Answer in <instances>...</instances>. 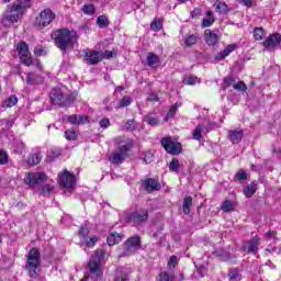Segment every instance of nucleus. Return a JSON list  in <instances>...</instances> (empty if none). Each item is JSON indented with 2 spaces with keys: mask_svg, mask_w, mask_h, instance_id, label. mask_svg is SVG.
Here are the masks:
<instances>
[{
  "mask_svg": "<svg viewBox=\"0 0 281 281\" xmlns=\"http://www.w3.org/2000/svg\"><path fill=\"white\" fill-rule=\"evenodd\" d=\"M30 0H16L11 4L2 15V24L4 27H11L14 23H19L25 14V9L30 8Z\"/></svg>",
  "mask_w": 281,
  "mask_h": 281,
  "instance_id": "f257e3e1",
  "label": "nucleus"
},
{
  "mask_svg": "<svg viewBox=\"0 0 281 281\" xmlns=\"http://www.w3.org/2000/svg\"><path fill=\"white\" fill-rule=\"evenodd\" d=\"M52 38H54L55 45L59 49H66L67 47H71V45H74L76 41V33L67 29H61L53 33Z\"/></svg>",
  "mask_w": 281,
  "mask_h": 281,
  "instance_id": "f03ea898",
  "label": "nucleus"
},
{
  "mask_svg": "<svg viewBox=\"0 0 281 281\" xmlns=\"http://www.w3.org/2000/svg\"><path fill=\"white\" fill-rule=\"evenodd\" d=\"M40 267L41 252H38V249L33 248L29 251V255L26 256V269L31 278H38V273L41 271L38 270Z\"/></svg>",
  "mask_w": 281,
  "mask_h": 281,
  "instance_id": "7ed1b4c3",
  "label": "nucleus"
},
{
  "mask_svg": "<svg viewBox=\"0 0 281 281\" xmlns=\"http://www.w3.org/2000/svg\"><path fill=\"white\" fill-rule=\"evenodd\" d=\"M50 100L58 106H71V104H74V100H76V94H65V92H63L59 88H54L50 91Z\"/></svg>",
  "mask_w": 281,
  "mask_h": 281,
  "instance_id": "20e7f679",
  "label": "nucleus"
},
{
  "mask_svg": "<svg viewBox=\"0 0 281 281\" xmlns=\"http://www.w3.org/2000/svg\"><path fill=\"white\" fill-rule=\"evenodd\" d=\"M18 54L22 65L30 67L31 65H36L41 69L40 60H32V54L30 53V46L25 42H21L18 45Z\"/></svg>",
  "mask_w": 281,
  "mask_h": 281,
  "instance_id": "39448f33",
  "label": "nucleus"
},
{
  "mask_svg": "<svg viewBox=\"0 0 281 281\" xmlns=\"http://www.w3.org/2000/svg\"><path fill=\"white\" fill-rule=\"evenodd\" d=\"M117 52L115 50H105V52H98V50H89L86 53V61L88 65H98V63L104 60H109V58H113L116 56Z\"/></svg>",
  "mask_w": 281,
  "mask_h": 281,
  "instance_id": "423d86ee",
  "label": "nucleus"
},
{
  "mask_svg": "<svg viewBox=\"0 0 281 281\" xmlns=\"http://www.w3.org/2000/svg\"><path fill=\"white\" fill-rule=\"evenodd\" d=\"M102 260H104V251L98 250L93 254L88 263L90 272L93 276H97V278H100V276H102V269L100 268L102 265Z\"/></svg>",
  "mask_w": 281,
  "mask_h": 281,
  "instance_id": "0eeeda50",
  "label": "nucleus"
},
{
  "mask_svg": "<svg viewBox=\"0 0 281 281\" xmlns=\"http://www.w3.org/2000/svg\"><path fill=\"white\" fill-rule=\"evenodd\" d=\"M54 19H56V13L50 9H44L36 18L35 25L38 26L40 30H43V27H47Z\"/></svg>",
  "mask_w": 281,
  "mask_h": 281,
  "instance_id": "6e6552de",
  "label": "nucleus"
},
{
  "mask_svg": "<svg viewBox=\"0 0 281 281\" xmlns=\"http://www.w3.org/2000/svg\"><path fill=\"white\" fill-rule=\"evenodd\" d=\"M59 178V186L65 190H74L76 186V176L74 173L64 170L63 173L58 175Z\"/></svg>",
  "mask_w": 281,
  "mask_h": 281,
  "instance_id": "1a4fd4ad",
  "label": "nucleus"
},
{
  "mask_svg": "<svg viewBox=\"0 0 281 281\" xmlns=\"http://www.w3.org/2000/svg\"><path fill=\"white\" fill-rule=\"evenodd\" d=\"M140 240L139 236H134L127 239L123 245L122 256H133L137 249H139Z\"/></svg>",
  "mask_w": 281,
  "mask_h": 281,
  "instance_id": "9d476101",
  "label": "nucleus"
},
{
  "mask_svg": "<svg viewBox=\"0 0 281 281\" xmlns=\"http://www.w3.org/2000/svg\"><path fill=\"white\" fill-rule=\"evenodd\" d=\"M45 181H47V175L43 172L27 173L24 177V183L26 186H30V188H34V186H38L41 183H45Z\"/></svg>",
  "mask_w": 281,
  "mask_h": 281,
  "instance_id": "9b49d317",
  "label": "nucleus"
},
{
  "mask_svg": "<svg viewBox=\"0 0 281 281\" xmlns=\"http://www.w3.org/2000/svg\"><path fill=\"white\" fill-rule=\"evenodd\" d=\"M161 146L169 155H179L182 150L181 143L175 142L171 137L162 138Z\"/></svg>",
  "mask_w": 281,
  "mask_h": 281,
  "instance_id": "f8f14e48",
  "label": "nucleus"
},
{
  "mask_svg": "<svg viewBox=\"0 0 281 281\" xmlns=\"http://www.w3.org/2000/svg\"><path fill=\"white\" fill-rule=\"evenodd\" d=\"M148 218V211L143 212H134V213H125V221L127 223H133V225H139V223H144Z\"/></svg>",
  "mask_w": 281,
  "mask_h": 281,
  "instance_id": "ddd939ff",
  "label": "nucleus"
},
{
  "mask_svg": "<svg viewBox=\"0 0 281 281\" xmlns=\"http://www.w3.org/2000/svg\"><path fill=\"white\" fill-rule=\"evenodd\" d=\"M204 41L206 45H210L212 47H214L215 45H218V42L221 41V32L218 30H215V31L205 30Z\"/></svg>",
  "mask_w": 281,
  "mask_h": 281,
  "instance_id": "4468645a",
  "label": "nucleus"
},
{
  "mask_svg": "<svg viewBox=\"0 0 281 281\" xmlns=\"http://www.w3.org/2000/svg\"><path fill=\"white\" fill-rule=\"evenodd\" d=\"M127 153H128V146L122 145L119 150L114 151L111 155L110 161L112 164L120 165V164H122L124 161V159H126Z\"/></svg>",
  "mask_w": 281,
  "mask_h": 281,
  "instance_id": "2eb2a0df",
  "label": "nucleus"
},
{
  "mask_svg": "<svg viewBox=\"0 0 281 281\" xmlns=\"http://www.w3.org/2000/svg\"><path fill=\"white\" fill-rule=\"evenodd\" d=\"M213 128H215L214 123L209 124L207 126L198 125L193 131V139H196L198 142H200L203 135H206V133H210V131H212Z\"/></svg>",
  "mask_w": 281,
  "mask_h": 281,
  "instance_id": "dca6fc26",
  "label": "nucleus"
},
{
  "mask_svg": "<svg viewBox=\"0 0 281 281\" xmlns=\"http://www.w3.org/2000/svg\"><path fill=\"white\" fill-rule=\"evenodd\" d=\"M258 247H260V237L258 236H255L244 245V249L248 254H258Z\"/></svg>",
  "mask_w": 281,
  "mask_h": 281,
  "instance_id": "f3484780",
  "label": "nucleus"
},
{
  "mask_svg": "<svg viewBox=\"0 0 281 281\" xmlns=\"http://www.w3.org/2000/svg\"><path fill=\"white\" fill-rule=\"evenodd\" d=\"M143 188L146 192H157V190H161V184L157 180L148 178L143 182Z\"/></svg>",
  "mask_w": 281,
  "mask_h": 281,
  "instance_id": "a211bd4d",
  "label": "nucleus"
},
{
  "mask_svg": "<svg viewBox=\"0 0 281 281\" xmlns=\"http://www.w3.org/2000/svg\"><path fill=\"white\" fill-rule=\"evenodd\" d=\"M279 41L280 33H274L266 38V41L263 42V47H266V49H273V47L278 45Z\"/></svg>",
  "mask_w": 281,
  "mask_h": 281,
  "instance_id": "6ab92c4d",
  "label": "nucleus"
},
{
  "mask_svg": "<svg viewBox=\"0 0 281 281\" xmlns=\"http://www.w3.org/2000/svg\"><path fill=\"white\" fill-rule=\"evenodd\" d=\"M236 44L227 45L222 52L215 55V60H225V58H227L232 52H236Z\"/></svg>",
  "mask_w": 281,
  "mask_h": 281,
  "instance_id": "aec40b11",
  "label": "nucleus"
},
{
  "mask_svg": "<svg viewBox=\"0 0 281 281\" xmlns=\"http://www.w3.org/2000/svg\"><path fill=\"white\" fill-rule=\"evenodd\" d=\"M26 85L29 86H36V85H43V77L40 75H36L34 72H27L26 74Z\"/></svg>",
  "mask_w": 281,
  "mask_h": 281,
  "instance_id": "412c9836",
  "label": "nucleus"
},
{
  "mask_svg": "<svg viewBox=\"0 0 281 281\" xmlns=\"http://www.w3.org/2000/svg\"><path fill=\"white\" fill-rule=\"evenodd\" d=\"M228 139L232 144H240L243 140V130L228 131Z\"/></svg>",
  "mask_w": 281,
  "mask_h": 281,
  "instance_id": "4be33fe9",
  "label": "nucleus"
},
{
  "mask_svg": "<svg viewBox=\"0 0 281 281\" xmlns=\"http://www.w3.org/2000/svg\"><path fill=\"white\" fill-rule=\"evenodd\" d=\"M147 65L148 67H151L153 69L159 67L161 65V61L159 60V56H157L154 53L147 54Z\"/></svg>",
  "mask_w": 281,
  "mask_h": 281,
  "instance_id": "5701e85b",
  "label": "nucleus"
},
{
  "mask_svg": "<svg viewBox=\"0 0 281 281\" xmlns=\"http://www.w3.org/2000/svg\"><path fill=\"white\" fill-rule=\"evenodd\" d=\"M122 238H124V235L120 233L110 234L108 237L109 247H113V245H117V243H122Z\"/></svg>",
  "mask_w": 281,
  "mask_h": 281,
  "instance_id": "b1692460",
  "label": "nucleus"
},
{
  "mask_svg": "<svg viewBox=\"0 0 281 281\" xmlns=\"http://www.w3.org/2000/svg\"><path fill=\"white\" fill-rule=\"evenodd\" d=\"M258 190V184L250 183L246 188H244V194L247 196V199H250V196H254L256 194V191Z\"/></svg>",
  "mask_w": 281,
  "mask_h": 281,
  "instance_id": "393cba45",
  "label": "nucleus"
},
{
  "mask_svg": "<svg viewBox=\"0 0 281 281\" xmlns=\"http://www.w3.org/2000/svg\"><path fill=\"white\" fill-rule=\"evenodd\" d=\"M214 15H212V11L206 12V18L203 19L202 27H211L214 25Z\"/></svg>",
  "mask_w": 281,
  "mask_h": 281,
  "instance_id": "a878e982",
  "label": "nucleus"
},
{
  "mask_svg": "<svg viewBox=\"0 0 281 281\" xmlns=\"http://www.w3.org/2000/svg\"><path fill=\"white\" fill-rule=\"evenodd\" d=\"M42 159H43V157L41 156V154H32L29 157L27 164H29V166H38V164H41Z\"/></svg>",
  "mask_w": 281,
  "mask_h": 281,
  "instance_id": "bb28decb",
  "label": "nucleus"
},
{
  "mask_svg": "<svg viewBox=\"0 0 281 281\" xmlns=\"http://www.w3.org/2000/svg\"><path fill=\"white\" fill-rule=\"evenodd\" d=\"M201 82V79L194 75H189L183 78L184 85H199Z\"/></svg>",
  "mask_w": 281,
  "mask_h": 281,
  "instance_id": "cd10ccee",
  "label": "nucleus"
},
{
  "mask_svg": "<svg viewBox=\"0 0 281 281\" xmlns=\"http://www.w3.org/2000/svg\"><path fill=\"white\" fill-rule=\"evenodd\" d=\"M97 25L101 30H104V27H109V18L106 15H100L97 18Z\"/></svg>",
  "mask_w": 281,
  "mask_h": 281,
  "instance_id": "c85d7f7f",
  "label": "nucleus"
},
{
  "mask_svg": "<svg viewBox=\"0 0 281 281\" xmlns=\"http://www.w3.org/2000/svg\"><path fill=\"white\" fill-rule=\"evenodd\" d=\"M16 102H19V99L16 98V95H11L3 102L2 106L3 109H10L14 106Z\"/></svg>",
  "mask_w": 281,
  "mask_h": 281,
  "instance_id": "c756f323",
  "label": "nucleus"
},
{
  "mask_svg": "<svg viewBox=\"0 0 281 281\" xmlns=\"http://www.w3.org/2000/svg\"><path fill=\"white\" fill-rule=\"evenodd\" d=\"M199 43V35H189L184 38V45L187 47H192V45H196Z\"/></svg>",
  "mask_w": 281,
  "mask_h": 281,
  "instance_id": "7c9ffc66",
  "label": "nucleus"
},
{
  "mask_svg": "<svg viewBox=\"0 0 281 281\" xmlns=\"http://www.w3.org/2000/svg\"><path fill=\"white\" fill-rule=\"evenodd\" d=\"M81 10L83 14H87L88 16H93V14H95V5L93 4H85Z\"/></svg>",
  "mask_w": 281,
  "mask_h": 281,
  "instance_id": "2f4dec72",
  "label": "nucleus"
},
{
  "mask_svg": "<svg viewBox=\"0 0 281 281\" xmlns=\"http://www.w3.org/2000/svg\"><path fill=\"white\" fill-rule=\"evenodd\" d=\"M191 206H192V196L184 198L183 206H182L184 214H190Z\"/></svg>",
  "mask_w": 281,
  "mask_h": 281,
  "instance_id": "473e14b6",
  "label": "nucleus"
},
{
  "mask_svg": "<svg viewBox=\"0 0 281 281\" xmlns=\"http://www.w3.org/2000/svg\"><path fill=\"white\" fill-rule=\"evenodd\" d=\"M266 36L265 30L260 29V27H256L254 30V37L255 41H262Z\"/></svg>",
  "mask_w": 281,
  "mask_h": 281,
  "instance_id": "72a5a7b5",
  "label": "nucleus"
},
{
  "mask_svg": "<svg viewBox=\"0 0 281 281\" xmlns=\"http://www.w3.org/2000/svg\"><path fill=\"white\" fill-rule=\"evenodd\" d=\"M179 109V104L175 103L173 105H171V108L169 109V112L167 113L166 117H165V122H168V120H170V117H175V114L177 113Z\"/></svg>",
  "mask_w": 281,
  "mask_h": 281,
  "instance_id": "f704fd0d",
  "label": "nucleus"
},
{
  "mask_svg": "<svg viewBox=\"0 0 281 281\" xmlns=\"http://www.w3.org/2000/svg\"><path fill=\"white\" fill-rule=\"evenodd\" d=\"M79 236L81 238V243H87V236H89V228H87V226H81L79 229Z\"/></svg>",
  "mask_w": 281,
  "mask_h": 281,
  "instance_id": "c9c22d12",
  "label": "nucleus"
},
{
  "mask_svg": "<svg viewBox=\"0 0 281 281\" xmlns=\"http://www.w3.org/2000/svg\"><path fill=\"white\" fill-rule=\"evenodd\" d=\"M114 281H130L128 273L124 271H117L114 277Z\"/></svg>",
  "mask_w": 281,
  "mask_h": 281,
  "instance_id": "e433bc0d",
  "label": "nucleus"
},
{
  "mask_svg": "<svg viewBox=\"0 0 281 281\" xmlns=\"http://www.w3.org/2000/svg\"><path fill=\"white\" fill-rule=\"evenodd\" d=\"M173 277L167 271L160 272L157 277V281H172Z\"/></svg>",
  "mask_w": 281,
  "mask_h": 281,
  "instance_id": "4c0bfd02",
  "label": "nucleus"
},
{
  "mask_svg": "<svg viewBox=\"0 0 281 281\" xmlns=\"http://www.w3.org/2000/svg\"><path fill=\"white\" fill-rule=\"evenodd\" d=\"M161 27H164V22L161 19H157L150 24V29L154 30V32L161 30Z\"/></svg>",
  "mask_w": 281,
  "mask_h": 281,
  "instance_id": "58836bf2",
  "label": "nucleus"
},
{
  "mask_svg": "<svg viewBox=\"0 0 281 281\" xmlns=\"http://www.w3.org/2000/svg\"><path fill=\"white\" fill-rule=\"evenodd\" d=\"M52 190H54V184H45L41 191L42 196H49Z\"/></svg>",
  "mask_w": 281,
  "mask_h": 281,
  "instance_id": "ea45409f",
  "label": "nucleus"
},
{
  "mask_svg": "<svg viewBox=\"0 0 281 281\" xmlns=\"http://www.w3.org/2000/svg\"><path fill=\"white\" fill-rule=\"evenodd\" d=\"M133 103V98L131 97H123L122 100L119 103V106L123 109L124 106H131Z\"/></svg>",
  "mask_w": 281,
  "mask_h": 281,
  "instance_id": "a19ab883",
  "label": "nucleus"
},
{
  "mask_svg": "<svg viewBox=\"0 0 281 281\" xmlns=\"http://www.w3.org/2000/svg\"><path fill=\"white\" fill-rule=\"evenodd\" d=\"M223 212H232L234 210V202L226 200L222 204Z\"/></svg>",
  "mask_w": 281,
  "mask_h": 281,
  "instance_id": "79ce46f5",
  "label": "nucleus"
},
{
  "mask_svg": "<svg viewBox=\"0 0 281 281\" xmlns=\"http://www.w3.org/2000/svg\"><path fill=\"white\" fill-rule=\"evenodd\" d=\"M144 122H147L149 126H157L159 124V119L153 116H144Z\"/></svg>",
  "mask_w": 281,
  "mask_h": 281,
  "instance_id": "37998d69",
  "label": "nucleus"
},
{
  "mask_svg": "<svg viewBox=\"0 0 281 281\" xmlns=\"http://www.w3.org/2000/svg\"><path fill=\"white\" fill-rule=\"evenodd\" d=\"M99 125H100V128H102L103 131H106V128L111 126V121L108 117L101 119L99 121Z\"/></svg>",
  "mask_w": 281,
  "mask_h": 281,
  "instance_id": "c03bdc74",
  "label": "nucleus"
},
{
  "mask_svg": "<svg viewBox=\"0 0 281 281\" xmlns=\"http://www.w3.org/2000/svg\"><path fill=\"white\" fill-rule=\"evenodd\" d=\"M216 12H228L229 9L224 2H217L215 3Z\"/></svg>",
  "mask_w": 281,
  "mask_h": 281,
  "instance_id": "a18cd8bd",
  "label": "nucleus"
},
{
  "mask_svg": "<svg viewBox=\"0 0 281 281\" xmlns=\"http://www.w3.org/2000/svg\"><path fill=\"white\" fill-rule=\"evenodd\" d=\"M180 168V165H179V160L177 159H172L169 164V170L171 172H177V170H179Z\"/></svg>",
  "mask_w": 281,
  "mask_h": 281,
  "instance_id": "49530a36",
  "label": "nucleus"
},
{
  "mask_svg": "<svg viewBox=\"0 0 281 281\" xmlns=\"http://www.w3.org/2000/svg\"><path fill=\"white\" fill-rule=\"evenodd\" d=\"M233 89H235L236 91H247V85H245L243 81H239L237 83L233 85Z\"/></svg>",
  "mask_w": 281,
  "mask_h": 281,
  "instance_id": "de8ad7c7",
  "label": "nucleus"
},
{
  "mask_svg": "<svg viewBox=\"0 0 281 281\" xmlns=\"http://www.w3.org/2000/svg\"><path fill=\"white\" fill-rule=\"evenodd\" d=\"M65 137H66V139H68V140H74V139H76V137H77L76 131H74V130H67V131L65 132Z\"/></svg>",
  "mask_w": 281,
  "mask_h": 281,
  "instance_id": "09e8293b",
  "label": "nucleus"
},
{
  "mask_svg": "<svg viewBox=\"0 0 281 281\" xmlns=\"http://www.w3.org/2000/svg\"><path fill=\"white\" fill-rule=\"evenodd\" d=\"M0 164L2 166H5V164H8V153H5V150L0 149Z\"/></svg>",
  "mask_w": 281,
  "mask_h": 281,
  "instance_id": "8fccbe9b",
  "label": "nucleus"
},
{
  "mask_svg": "<svg viewBox=\"0 0 281 281\" xmlns=\"http://www.w3.org/2000/svg\"><path fill=\"white\" fill-rule=\"evenodd\" d=\"M235 179H237V181H245V179H247V172H245V170L240 169L236 173Z\"/></svg>",
  "mask_w": 281,
  "mask_h": 281,
  "instance_id": "3c124183",
  "label": "nucleus"
},
{
  "mask_svg": "<svg viewBox=\"0 0 281 281\" xmlns=\"http://www.w3.org/2000/svg\"><path fill=\"white\" fill-rule=\"evenodd\" d=\"M232 85H234V78L226 77L224 79L223 89H229V87H232Z\"/></svg>",
  "mask_w": 281,
  "mask_h": 281,
  "instance_id": "603ef678",
  "label": "nucleus"
},
{
  "mask_svg": "<svg viewBox=\"0 0 281 281\" xmlns=\"http://www.w3.org/2000/svg\"><path fill=\"white\" fill-rule=\"evenodd\" d=\"M35 56H45L47 52L43 48V46H37L34 48Z\"/></svg>",
  "mask_w": 281,
  "mask_h": 281,
  "instance_id": "864d4df0",
  "label": "nucleus"
},
{
  "mask_svg": "<svg viewBox=\"0 0 281 281\" xmlns=\"http://www.w3.org/2000/svg\"><path fill=\"white\" fill-rule=\"evenodd\" d=\"M229 278L232 280H240V272H238V270H231L228 273Z\"/></svg>",
  "mask_w": 281,
  "mask_h": 281,
  "instance_id": "5fc2aeb1",
  "label": "nucleus"
},
{
  "mask_svg": "<svg viewBox=\"0 0 281 281\" xmlns=\"http://www.w3.org/2000/svg\"><path fill=\"white\" fill-rule=\"evenodd\" d=\"M25 150V144L24 143H20L15 149L13 150V153H15V155H22L23 151Z\"/></svg>",
  "mask_w": 281,
  "mask_h": 281,
  "instance_id": "6e6d98bb",
  "label": "nucleus"
},
{
  "mask_svg": "<svg viewBox=\"0 0 281 281\" xmlns=\"http://www.w3.org/2000/svg\"><path fill=\"white\" fill-rule=\"evenodd\" d=\"M83 243H86L87 247H94L98 243V237L93 236L89 240L86 239Z\"/></svg>",
  "mask_w": 281,
  "mask_h": 281,
  "instance_id": "4d7b16f0",
  "label": "nucleus"
},
{
  "mask_svg": "<svg viewBox=\"0 0 281 281\" xmlns=\"http://www.w3.org/2000/svg\"><path fill=\"white\" fill-rule=\"evenodd\" d=\"M144 161L145 164H150L153 161V153L150 151L145 153Z\"/></svg>",
  "mask_w": 281,
  "mask_h": 281,
  "instance_id": "13d9d810",
  "label": "nucleus"
},
{
  "mask_svg": "<svg viewBox=\"0 0 281 281\" xmlns=\"http://www.w3.org/2000/svg\"><path fill=\"white\" fill-rule=\"evenodd\" d=\"M168 267H177V256H171L168 261Z\"/></svg>",
  "mask_w": 281,
  "mask_h": 281,
  "instance_id": "bf43d9fd",
  "label": "nucleus"
},
{
  "mask_svg": "<svg viewBox=\"0 0 281 281\" xmlns=\"http://www.w3.org/2000/svg\"><path fill=\"white\" fill-rule=\"evenodd\" d=\"M147 100L149 102H159V97H157V94H155V93H149L147 97Z\"/></svg>",
  "mask_w": 281,
  "mask_h": 281,
  "instance_id": "052dcab7",
  "label": "nucleus"
},
{
  "mask_svg": "<svg viewBox=\"0 0 281 281\" xmlns=\"http://www.w3.org/2000/svg\"><path fill=\"white\" fill-rule=\"evenodd\" d=\"M89 122V117L87 115L78 116V124H87Z\"/></svg>",
  "mask_w": 281,
  "mask_h": 281,
  "instance_id": "680f3d73",
  "label": "nucleus"
},
{
  "mask_svg": "<svg viewBox=\"0 0 281 281\" xmlns=\"http://www.w3.org/2000/svg\"><path fill=\"white\" fill-rule=\"evenodd\" d=\"M68 122H70V124H78V115L72 114V115L68 116Z\"/></svg>",
  "mask_w": 281,
  "mask_h": 281,
  "instance_id": "e2e57ef3",
  "label": "nucleus"
},
{
  "mask_svg": "<svg viewBox=\"0 0 281 281\" xmlns=\"http://www.w3.org/2000/svg\"><path fill=\"white\" fill-rule=\"evenodd\" d=\"M198 272L200 273L201 278H205V274L207 273V269L205 267H201Z\"/></svg>",
  "mask_w": 281,
  "mask_h": 281,
  "instance_id": "0e129e2a",
  "label": "nucleus"
},
{
  "mask_svg": "<svg viewBox=\"0 0 281 281\" xmlns=\"http://www.w3.org/2000/svg\"><path fill=\"white\" fill-rule=\"evenodd\" d=\"M191 16H192L193 19H196V16H201V10L194 9V10L191 12Z\"/></svg>",
  "mask_w": 281,
  "mask_h": 281,
  "instance_id": "69168bd1",
  "label": "nucleus"
},
{
  "mask_svg": "<svg viewBox=\"0 0 281 281\" xmlns=\"http://www.w3.org/2000/svg\"><path fill=\"white\" fill-rule=\"evenodd\" d=\"M241 3L244 5H246L247 8H251V5H254V1L252 0H241Z\"/></svg>",
  "mask_w": 281,
  "mask_h": 281,
  "instance_id": "338daca9",
  "label": "nucleus"
},
{
  "mask_svg": "<svg viewBox=\"0 0 281 281\" xmlns=\"http://www.w3.org/2000/svg\"><path fill=\"white\" fill-rule=\"evenodd\" d=\"M276 236H277V233H276V232H269V233H267V239H268V240H271V238H276Z\"/></svg>",
  "mask_w": 281,
  "mask_h": 281,
  "instance_id": "774afa93",
  "label": "nucleus"
}]
</instances>
